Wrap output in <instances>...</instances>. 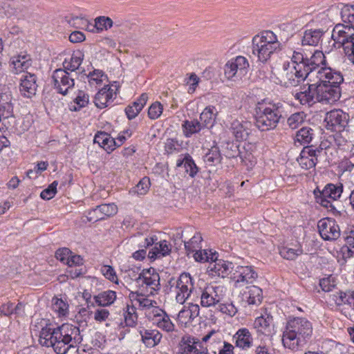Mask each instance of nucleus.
<instances>
[{
	"instance_id": "obj_54",
	"label": "nucleus",
	"mask_w": 354,
	"mask_h": 354,
	"mask_svg": "<svg viewBox=\"0 0 354 354\" xmlns=\"http://www.w3.org/2000/svg\"><path fill=\"white\" fill-rule=\"evenodd\" d=\"M68 305L61 299H53V308L60 315H65L68 312Z\"/></svg>"
},
{
	"instance_id": "obj_4",
	"label": "nucleus",
	"mask_w": 354,
	"mask_h": 354,
	"mask_svg": "<svg viewBox=\"0 0 354 354\" xmlns=\"http://www.w3.org/2000/svg\"><path fill=\"white\" fill-rule=\"evenodd\" d=\"M281 103L259 102L254 109L255 125L261 131L274 129L283 118Z\"/></svg>"
},
{
	"instance_id": "obj_27",
	"label": "nucleus",
	"mask_w": 354,
	"mask_h": 354,
	"mask_svg": "<svg viewBox=\"0 0 354 354\" xmlns=\"http://www.w3.org/2000/svg\"><path fill=\"white\" fill-rule=\"evenodd\" d=\"M251 123L235 120L231 124V131L237 140H245L250 134Z\"/></svg>"
},
{
	"instance_id": "obj_59",
	"label": "nucleus",
	"mask_w": 354,
	"mask_h": 354,
	"mask_svg": "<svg viewBox=\"0 0 354 354\" xmlns=\"http://www.w3.org/2000/svg\"><path fill=\"white\" fill-rule=\"evenodd\" d=\"M95 140L98 142L100 145H102V147L104 148L106 145H108L106 150H113V148H111V146L109 145V142H114L116 144V142L113 139L109 138V135L106 133H101L100 135H97L95 138Z\"/></svg>"
},
{
	"instance_id": "obj_57",
	"label": "nucleus",
	"mask_w": 354,
	"mask_h": 354,
	"mask_svg": "<svg viewBox=\"0 0 354 354\" xmlns=\"http://www.w3.org/2000/svg\"><path fill=\"white\" fill-rule=\"evenodd\" d=\"M58 183L54 181L46 189L41 192L40 196L42 199L50 200L54 197L57 192Z\"/></svg>"
},
{
	"instance_id": "obj_23",
	"label": "nucleus",
	"mask_w": 354,
	"mask_h": 354,
	"mask_svg": "<svg viewBox=\"0 0 354 354\" xmlns=\"http://www.w3.org/2000/svg\"><path fill=\"white\" fill-rule=\"evenodd\" d=\"M32 65V59L30 55L21 53L13 56L10 59V66L12 71L15 74H19L25 72Z\"/></svg>"
},
{
	"instance_id": "obj_50",
	"label": "nucleus",
	"mask_w": 354,
	"mask_h": 354,
	"mask_svg": "<svg viewBox=\"0 0 354 354\" xmlns=\"http://www.w3.org/2000/svg\"><path fill=\"white\" fill-rule=\"evenodd\" d=\"M306 114L304 112H297L292 114L287 120V124L292 129L298 128L304 122Z\"/></svg>"
},
{
	"instance_id": "obj_36",
	"label": "nucleus",
	"mask_w": 354,
	"mask_h": 354,
	"mask_svg": "<svg viewBox=\"0 0 354 354\" xmlns=\"http://www.w3.org/2000/svg\"><path fill=\"white\" fill-rule=\"evenodd\" d=\"M176 166L178 167H183L191 177H194L198 171V167L189 154H186L183 159L178 160Z\"/></svg>"
},
{
	"instance_id": "obj_55",
	"label": "nucleus",
	"mask_w": 354,
	"mask_h": 354,
	"mask_svg": "<svg viewBox=\"0 0 354 354\" xmlns=\"http://www.w3.org/2000/svg\"><path fill=\"white\" fill-rule=\"evenodd\" d=\"M163 107L159 102L153 103L149 108L148 115L152 120L158 119L162 113Z\"/></svg>"
},
{
	"instance_id": "obj_25",
	"label": "nucleus",
	"mask_w": 354,
	"mask_h": 354,
	"mask_svg": "<svg viewBox=\"0 0 354 354\" xmlns=\"http://www.w3.org/2000/svg\"><path fill=\"white\" fill-rule=\"evenodd\" d=\"M116 88L113 89L111 86L106 85L100 90L95 97V104L97 108L104 109L109 105V102L112 100L113 95H116Z\"/></svg>"
},
{
	"instance_id": "obj_31",
	"label": "nucleus",
	"mask_w": 354,
	"mask_h": 354,
	"mask_svg": "<svg viewBox=\"0 0 354 354\" xmlns=\"http://www.w3.org/2000/svg\"><path fill=\"white\" fill-rule=\"evenodd\" d=\"M236 346L242 349H248L252 346V337L247 328L238 330L234 335Z\"/></svg>"
},
{
	"instance_id": "obj_11",
	"label": "nucleus",
	"mask_w": 354,
	"mask_h": 354,
	"mask_svg": "<svg viewBox=\"0 0 354 354\" xmlns=\"http://www.w3.org/2000/svg\"><path fill=\"white\" fill-rule=\"evenodd\" d=\"M214 334V330L210 331L202 340L192 336L184 337L180 344L182 354H209L207 347L203 344L207 342Z\"/></svg>"
},
{
	"instance_id": "obj_32",
	"label": "nucleus",
	"mask_w": 354,
	"mask_h": 354,
	"mask_svg": "<svg viewBox=\"0 0 354 354\" xmlns=\"http://www.w3.org/2000/svg\"><path fill=\"white\" fill-rule=\"evenodd\" d=\"M272 323V317L267 315L265 316H260L255 319L253 326L258 333L270 335L271 333V325Z\"/></svg>"
},
{
	"instance_id": "obj_20",
	"label": "nucleus",
	"mask_w": 354,
	"mask_h": 354,
	"mask_svg": "<svg viewBox=\"0 0 354 354\" xmlns=\"http://www.w3.org/2000/svg\"><path fill=\"white\" fill-rule=\"evenodd\" d=\"M324 120L327 129L340 131L347 124L348 115L341 110H333L327 113Z\"/></svg>"
},
{
	"instance_id": "obj_33",
	"label": "nucleus",
	"mask_w": 354,
	"mask_h": 354,
	"mask_svg": "<svg viewBox=\"0 0 354 354\" xmlns=\"http://www.w3.org/2000/svg\"><path fill=\"white\" fill-rule=\"evenodd\" d=\"M314 136V131L310 127H303L297 131L294 137L295 145H308Z\"/></svg>"
},
{
	"instance_id": "obj_53",
	"label": "nucleus",
	"mask_w": 354,
	"mask_h": 354,
	"mask_svg": "<svg viewBox=\"0 0 354 354\" xmlns=\"http://www.w3.org/2000/svg\"><path fill=\"white\" fill-rule=\"evenodd\" d=\"M90 85H97L102 82L103 78L106 77L104 73L100 70H94L87 75Z\"/></svg>"
},
{
	"instance_id": "obj_18",
	"label": "nucleus",
	"mask_w": 354,
	"mask_h": 354,
	"mask_svg": "<svg viewBox=\"0 0 354 354\" xmlns=\"http://www.w3.org/2000/svg\"><path fill=\"white\" fill-rule=\"evenodd\" d=\"M257 277V273L251 266H237L232 277L236 288L252 283Z\"/></svg>"
},
{
	"instance_id": "obj_10",
	"label": "nucleus",
	"mask_w": 354,
	"mask_h": 354,
	"mask_svg": "<svg viewBox=\"0 0 354 354\" xmlns=\"http://www.w3.org/2000/svg\"><path fill=\"white\" fill-rule=\"evenodd\" d=\"M343 192L342 184L335 185L329 183L321 191L318 188L313 192L317 203L326 208H334L333 201L340 198Z\"/></svg>"
},
{
	"instance_id": "obj_44",
	"label": "nucleus",
	"mask_w": 354,
	"mask_h": 354,
	"mask_svg": "<svg viewBox=\"0 0 354 354\" xmlns=\"http://www.w3.org/2000/svg\"><path fill=\"white\" fill-rule=\"evenodd\" d=\"M124 318L127 326H136L138 322V315L136 307L127 305V310L124 313Z\"/></svg>"
},
{
	"instance_id": "obj_51",
	"label": "nucleus",
	"mask_w": 354,
	"mask_h": 354,
	"mask_svg": "<svg viewBox=\"0 0 354 354\" xmlns=\"http://www.w3.org/2000/svg\"><path fill=\"white\" fill-rule=\"evenodd\" d=\"M149 185V178L144 177L140 180L137 185L132 189L131 192L136 193L138 195H145L148 192Z\"/></svg>"
},
{
	"instance_id": "obj_12",
	"label": "nucleus",
	"mask_w": 354,
	"mask_h": 354,
	"mask_svg": "<svg viewBox=\"0 0 354 354\" xmlns=\"http://www.w3.org/2000/svg\"><path fill=\"white\" fill-rule=\"evenodd\" d=\"M249 63L243 56H237L225 65V76L227 80L236 82L242 79L247 73Z\"/></svg>"
},
{
	"instance_id": "obj_60",
	"label": "nucleus",
	"mask_w": 354,
	"mask_h": 354,
	"mask_svg": "<svg viewBox=\"0 0 354 354\" xmlns=\"http://www.w3.org/2000/svg\"><path fill=\"white\" fill-rule=\"evenodd\" d=\"M103 275L112 282L118 283V277L114 269L110 266H104L102 268Z\"/></svg>"
},
{
	"instance_id": "obj_16",
	"label": "nucleus",
	"mask_w": 354,
	"mask_h": 354,
	"mask_svg": "<svg viewBox=\"0 0 354 354\" xmlns=\"http://www.w3.org/2000/svg\"><path fill=\"white\" fill-rule=\"evenodd\" d=\"M52 79L58 93L64 95H66L68 90L75 85L73 74L62 68H57L53 71Z\"/></svg>"
},
{
	"instance_id": "obj_56",
	"label": "nucleus",
	"mask_w": 354,
	"mask_h": 354,
	"mask_svg": "<svg viewBox=\"0 0 354 354\" xmlns=\"http://www.w3.org/2000/svg\"><path fill=\"white\" fill-rule=\"evenodd\" d=\"M99 207L104 218L112 216L118 212V207L114 203L102 204Z\"/></svg>"
},
{
	"instance_id": "obj_29",
	"label": "nucleus",
	"mask_w": 354,
	"mask_h": 354,
	"mask_svg": "<svg viewBox=\"0 0 354 354\" xmlns=\"http://www.w3.org/2000/svg\"><path fill=\"white\" fill-rule=\"evenodd\" d=\"M84 59L81 51L74 52L69 58H66L62 63L63 70L72 73L80 68Z\"/></svg>"
},
{
	"instance_id": "obj_6",
	"label": "nucleus",
	"mask_w": 354,
	"mask_h": 354,
	"mask_svg": "<svg viewBox=\"0 0 354 354\" xmlns=\"http://www.w3.org/2000/svg\"><path fill=\"white\" fill-rule=\"evenodd\" d=\"M273 81L286 88L297 86L301 81L308 80L306 73L301 68H296L289 62H285L280 68L272 71Z\"/></svg>"
},
{
	"instance_id": "obj_1",
	"label": "nucleus",
	"mask_w": 354,
	"mask_h": 354,
	"mask_svg": "<svg viewBox=\"0 0 354 354\" xmlns=\"http://www.w3.org/2000/svg\"><path fill=\"white\" fill-rule=\"evenodd\" d=\"M82 339L77 326L64 324L54 328H42L39 341L41 346L52 347L57 354H66L71 348H75Z\"/></svg>"
},
{
	"instance_id": "obj_64",
	"label": "nucleus",
	"mask_w": 354,
	"mask_h": 354,
	"mask_svg": "<svg viewBox=\"0 0 354 354\" xmlns=\"http://www.w3.org/2000/svg\"><path fill=\"white\" fill-rule=\"evenodd\" d=\"M102 211H100L99 205L96 206L95 208L91 210L88 214V220L89 221H97L100 220L104 219V216L101 213Z\"/></svg>"
},
{
	"instance_id": "obj_15",
	"label": "nucleus",
	"mask_w": 354,
	"mask_h": 354,
	"mask_svg": "<svg viewBox=\"0 0 354 354\" xmlns=\"http://www.w3.org/2000/svg\"><path fill=\"white\" fill-rule=\"evenodd\" d=\"M337 310L345 316L351 315L354 310V291H337L330 295Z\"/></svg>"
},
{
	"instance_id": "obj_42",
	"label": "nucleus",
	"mask_w": 354,
	"mask_h": 354,
	"mask_svg": "<svg viewBox=\"0 0 354 354\" xmlns=\"http://www.w3.org/2000/svg\"><path fill=\"white\" fill-rule=\"evenodd\" d=\"M183 133L185 137L189 138L194 133L199 132L203 126L197 120H185L182 125Z\"/></svg>"
},
{
	"instance_id": "obj_3",
	"label": "nucleus",
	"mask_w": 354,
	"mask_h": 354,
	"mask_svg": "<svg viewBox=\"0 0 354 354\" xmlns=\"http://www.w3.org/2000/svg\"><path fill=\"white\" fill-rule=\"evenodd\" d=\"M312 335L311 322L304 317H294L286 323L283 332L282 343L285 348L297 352L305 346Z\"/></svg>"
},
{
	"instance_id": "obj_19",
	"label": "nucleus",
	"mask_w": 354,
	"mask_h": 354,
	"mask_svg": "<svg viewBox=\"0 0 354 354\" xmlns=\"http://www.w3.org/2000/svg\"><path fill=\"white\" fill-rule=\"evenodd\" d=\"M323 152L322 149H314L313 146H306L303 148L300 153L297 162L304 169L314 168L317 162V158Z\"/></svg>"
},
{
	"instance_id": "obj_21",
	"label": "nucleus",
	"mask_w": 354,
	"mask_h": 354,
	"mask_svg": "<svg viewBox=\"0 0 354 354\" xmlns=\"http://www.w3.org/2000/svg\"><path fill=\"white\" fill-rule=\"evenodd\" d=\"M342 24H338L335 27L342 26L341 28L345 32L352 33L354 35V5L344 6L341 10Z\"/></svg>"
},
{
	"instance_id": "obj_24",
	"label": "nucleus",
	"mask_w": 354,
	"mask_h": 354,
	"mask_svg": "<svg viewBox=\"0 0 354 354\" xmlns=\"http://www.w3.org/2000/svg\"><path fill=\"white\" fill-rule=\"evenodd\" d=\"M233 269L234 266L232 262L218 259V258L214 262L210 263L208 266V270L211 274L221 277L228 275Z\"/></svg>"
},
{
	"instance_id": "obj_62",
	"label": "nucleus",
	"mask_w": 354,
	"mask_h": 354,
	"mask_svg": "<svg viewBox=\"0 0 354 354\" xmlns=\"http://www.w3.org/2000/svg\"><path fill=\"white\" fill-rule=\"evenodd\" d=\"M71 254V251L66 248H64L62 249H59L56 251L55 257L57 258V260L60 261L61 262L66 263L67 261H68Z\"/></svg>"
},
{
	"instance_id": "obj_35",
	"label": "nucleus",
	"mask_w": 354,
	"mask_h": 354,
	"mask_svg": "<svg viewBox=\"0 0 354 354\" xmlns=\"http://www.w3.org/2000/svg\"><path fill=\"white\" fill-rule=\"evenodd\" d=\"M171 252V245L165 240L161 241L155 244L154 247L149 252L150 259H156L160 257H165Z\"/></svg>"
},
{
	"instance_id": "obj_34",
	"label": "nucleus",
	"mask_w": 354,
	"mask_h": 354,
	"mask_svg": "<svg viewBox=\"0 0 354 354\" xmlns=\"http://www.w3.org/2000/svg\"><path fill=\"white\" fill-rule=\"evenodd\" d=\"M324 31L322 29L307 30L304 32L301 40L302 46H317L322 37Z\"/></svg>"
},
{
	"instance_id": "obj_9",
	"label": "nucleus",
	"mask_w": 354,
	"mask_h": 354,
	"mask_svg": "<svg viewBox=\"0 0 354 354\" xmlns=\"http://www.w3.org/2000/svg\"><path fill=\"white\" fill-rule=\"evenodd\" d=\"M171 288H175L176 300L183 304L189 298L194 289V281L189 273H182L177 279L171 278L169 281Z\"/></svg>"
},
{
	"instance_id": "obj_5",
	"label": "nucleus",
	"mask_w": 354,
	"mask_h": 354,
	"mask_svg": "<svg viewBox=\"0 0 354 354\" xmlns=\"http://www.w3.org/2000/svg\"><path fill=\"white\" fill-rule=\"evenodd\" d=\"M281 43L272 31L266 30L252 39V54L263 63L270 59L272 55L280 50Z\"/></svg>"
},
{
	"instance_id": "obj_46",
	"label": "nucleus",
	"mask_w": 354,
	"mask_h": 354,
	"mask_svg": "<svg viewBox=\"0 0 354 354\" xmlns=\"http://www.w3.org/2000/svg\"><path fill=\"white\" fill-rule=\"evenodd\" d=\"M156 315L158 317L157 326L158 328L167 332H172L174 330L175 326L167 315H160L159 313H156Z\"/></svg>"
},
{
	"instance_id": "obj_49",
	"label": "nucleus",
	"mask_w": 354,
	"mask_h": 354,
	"mask_svg": "<svg viewBox=\"0 0 354 354\" xmlns=\"http://www.w3.org/2000/svg\"><path fill=\"white\" fill-rule=\"evenodd\" d=\"M202 240L203 239L201 235L200 234L196 233L192 237V239L189 241H184V245L186 250L188 252H196L198 248H201L200 244Z\"/></svg>"
},
{
	"instance_id": "obj_8",
	"label": "nucleus",
	"mask_w": 354,
	"mask_h": 354,
	"mask_svg": "<svg viewBox=\"0 0 354 354\" xmlns=\"http://www.w3.org/2000/svg\"><path fill=\"white\" fill-rule=\"evenodd\" d=\"M306 64L301 65L302 70L306 73L308 81H315L317 78V73L324 68H331L327 66L326 57L322 51L316 50L313 53L309 52Z\"/></svg>"
},
{
	"instance_id": "obj_45",
	"label": "nucleus",
	"mask_w": 354,
	"mask_h": 354,
	"mask_svg": "<svg viewBox=\"0 0 354 354\" xmlns=\"http://www.w3.org/2000/svg\"><path fill=\"white\" fill-rule=\"evenodd\" d=\"M88 103V95L84 91H79L77 97L75 98L73 103L70 105L71 111H79L80 109L86 106Z\"/></svg>"
},
{
	"instance_id": "obj_61",
	"label": "nucleus",
	"mask_w": 354,
	"mask_h": 354,
	"mask_svg": "<svg viewBox=\"0 0 354 354\" xmlns=\"http://www.w3.org/2000/svg\"><path fill=\"white\" fill-rule=\"evenodd\" d=\"M218 310L230 316H234L237 313L236 308L232 304H223L221 302L218 304Z\"/></svg>"
},
{
	"instance_id": "obj_22",
	"label": "nucleus",
	"mask_w": 354,
	"mask_h": 354,
	"mask_svg": "<svg viewBox=\"0 0 354 354\" xmlns=\"http://www.w3.org/2000/svg\"><path fill=\"white\" fill-rule=\"evenodd\" d=\"M37 77L35 74L27 73L21 80L19 91L21 94L28 98H30L36 94L37 84Z\"/></svg>"
},
{
	"instance_id": "obj_13",
	"label": "nucleus",
	"mask_w": 354,
	"mask_h": 354,
	"mask_svg": "<svg viewBox=\"0 0 354 354\" xmlns=\"http://www.w3.org/2000/svg\"><path fill=\"white\" fill-rule=\"evenodd\" d=\"M137 282L140 288L150 295L156 294L160 289L159 274L152 268L143 270L139 274Z\"/></svg>"
},
{
	"instance_id": "obj_52",
	"label": "nucleus",
	"mask_w": 354,
	"mask_h": 354,
	"mask_svg": "<svg viewBox=\"0 0 354 354\" xmlns=\"http://www.w3.org/2000/svg\"><path fill=\"white\" fill-rule=\"evenodd\" d=\"M113 26V21L108 17L101 16L95 19V27L98 30H108Z\"/></svg>"
},
{
	"instance_id": "obj_7",
	"label": "nucleus",
	"mask_w": 354,
	"mask_h": 354,
	"mask_svg": "<svg viewBox=\"0 0 354 354\" xmlns=\"http://www.w3.org/2000/svg\"><path fill=\"white\" fill-rule=\"evenodd\" d=\"M226 289L216 283L206 284L200 288V304L202 307H214L223 301Z\"/></svg>"
},
{
	"instance_id": "obj_63",
	"label": "nucleus",
	"mask_w": 354,
	"mask_h": 354,
	"mask_svg": "<svg viewBox=\"0 0 354 354\" xmlns=\"http://www.w3.org/2000/svg\"><path fill=\"white\" fill-rule=\"evenodd\" d=\"M193 317L189 314V310L186 308H183L180 310L178 315V320L183 324H187L193 320Z\"/></svg>"
},
{
	"instance_id": "obj_40",
	"label": "nucleus",
	"mask_w": 354,
	"mask_h": 354,
	"mask_svg": "<svg viewBox=\"0 0 354 354\" xmlns=\"http://www.w3.org/2000/svg\"><path fill=\"white\" fill-rule=\"evenodd\" d=\"M247 288L248 292H245L247 302L249 305H258L261 304L262 300V290L256 286H251Z\"/></svg>"
},
{
	"instance_id": "obj_2",
	"label": "nucleus",
	"mask_w": 354,
	"mask_h": 354,
	"mask_svg": "<svg viewBox=\"0 0 354 354\" xmlns=\"http://www.w3.org/2000/svg\"><path fill=\"white\" fill-rule=\"evenodd\" d=\"M344 78L339 71L332 68H324L317 73L315 79L316 100L323 104H333L337 101L341 95L340 84Z\"/></svg>"
},
{
	"instance_id": "obj_14",
	"label": "nucleus",
	"mask_w": 354,
	"mask_h": 354,
	"mask_svg": "<svg viewBox=\"0 0 354 354\" xmlns=\"http://www.w3.org/2000/svg\"><path fill=\"white\" fill-rule=\"evenodd\" d=\"M342 26L334 27L332 38L334 41L342 46L348 59L354 64V35L352 33L344 32Z\"/></svg>"
},
{
	"instance_id": "obj_26",
	"label": "nucleus",
	"mask_w": 354,
	"mask_h": 354,
	"mask_svg": "<svg viewBox=\"0 0 354 354\" xmlns=\"http://www.w3.org/2000/svg\"><path fill=\"white\" fill-rule=\"evenodd\" d=\"M12 97L10 92L0 94V122L13 115Z\"/></svg>"
},
{
	"instance_id": "obj_30",
	"label": "nucleus",
	"mask_w": 354,
	"mask_h": 354,
	"mask_svg": "<svg viewBox=\"0 0 354 354\" xmlns=\"http://www.w3.org/2000/svg\"><path fill=\"white\" fill-rule=\"evenodd\" d=\"M310 82L311 83H308V86L307 89L297 93L295 95V98L302 104H313L315 102V99H316L317 92L315 89V82Z\"/></svg>"
},
{
	"instance_id": "obj_37",
	"label": "nucleus",
	"mask_w": 354,
	"mask_h": 354,
	"mask_svg": "<svg viewBox=\"0 0 354 354\" xmlns=\"http://www.w3.org/2000/svg\"><path fill=\"white\" fill-rule=\"evenodd\" d=\"M116 299V293L113 290H106L94 297L95 303L100 306H108Z\"/></svg>"
},
{
	"instance_id": "obj_47",
	"label": "nucleus",
	"mask_w": 354,
	"mask_h": 354,
	"mask_svg": "<svg viewBox=\"0 0 354 354\" xmlns=\"http://www.w3.org/2000/svg\"><path fill=\"white\" fill-rule=\"evenodd\" d=\"M129 297L133 299H136L139 303V306L143 308L149 309L157 305L156 301L145 297L142 295L131 292Z\"/></svg>"
},
{
	"instance_id": "obj_41",
	"label": "nucleus",
	"mask_w": 354,
	"mask_h": 354,
	"mask_svg": "<svg viewBox=\"0 0 354 354\" xmlns=\"http://www.w3.org/2000/svg\"><path fill=\"white\" fill-rule=\"evenodd\" d=\"M214 106H207L200 115L201 124L203 127H212L215 122L216 113Z\"/></svg>"
},
{
	"instance_id": "obj_17",
	"label": "nucleus",
	"mask_w": 354,
	"mask_h": 354,
	"mask_svg": "<svg viewBox=\"0 0 354 354\" xmlns=\"http://www.w3.org/2000/svg\"><path fill=\"white\" fill-rule=\"evenodd\" d=\"M317 227L320 236L324 240L335 241L340 236V229L333 218H324L318 222Z\"/></svg>"
},
{
	"instance_id": "obj_39",
	"label": "nucleus",
	"mask_w": 354,
	"mask_h": 354,
	"mask_svg": "<svg viewBox=\"0 0 354 354\" xmlns=\"http://www.w3.org/2000/svg\"><path fill=\"white\" fill-rule=\"evenodd\" d=\"M308 55H310L309 51L306 50L304 48H299L292 51L291 56V65L299 68H301L302 70L303 66L300 65H304Z\"/></svg>"
},
{
	"instance_id": "obj_43",
	"label": "nucleus",
	"mask_w": 354,
	"mask_h": 354,
	"mask_svg": "<svg viewBox=\"0 0 354 354\" xmlns=\"http://www.w3.org/2000/svg\"><path fill=\"white\" fill-rule=\"evenodd\" d=\"M194 257L196 261L199 262H214L218 258V254L216 252L207 250H198L194 254Z\"/></svg>"
},
{
	"instance_id": "obj_28",
	"label": "nucleus",
	"mask_w": 354,
	"mask_h": 354,
	"mask_svg": "<svg viewBox=\"0 0 354 354\" xmlns=\"http://www.w3.org/2000/svg\"><path fill=\"white\" fill-rule=\"evenodd\" d=\"M140 335L142 342L149 348L158 345L162 339V334L157 330L142 329Z\"/></svg>"
},
{
	"instance_id": "obj_58",
	"label": "nucleus",
	"mask_w": 354,
	"mask_h": 354,
	"mask_svg": "<svg viewBox=\"0 0 354 354\" xmlns=\"http://www.w3.org/2000/svg\"><path fill=\"white\" fill-rule=\"evenodd\" d=\"M215 343L218 345V354H234V346L231 344L221 340Z\"/></svg>"
},
{
	"instance_id": "obj_48",
	"label": "nucleus",
	"mask_w": 354,
	"mask_h": 354,
	"mask_svg": "<svg viewBox=\"0 0 354 354\" xmlns=\"http://www.w3.org/2000/svg\"><path fill=\"white\" fill-rule=\"evenodd\" d=\"M303 253V250L300 247L297 248H291L288 247H283L279 250L280 255L287 260H295L298 256Z\"/></svg>"
},
{
	"instance_id": "obj_38",
	"label": "nucleus",
	"mask_w": 354,
	"mask_h": 354,
	"mask_svg": "<svg viewBox=\"0 0 354 354\" xmlns=\"http://www.w3.org/2000/svg\"><path fill=\"white\" fill-rule=\"evenodd\" d=\"M203 160L209 166H216L221 163L222 156L217 146H213L204 156Z\"/></svg>"
}]
</instances>
